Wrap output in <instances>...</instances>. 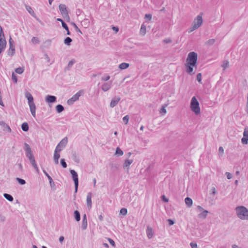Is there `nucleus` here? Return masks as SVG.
<instances>
[{
    "label": "nucleus",
    "mask_w": 248,
    "mask_h": 248,
    "mask_svg": "<svg viewBox=\"0 0 248 248\" xmlns=\"http://www.w3.org/2000/svg\"><path fill=\"white\" fill-rule=\"evenodd\" d=\"M197 57V54L195 52H191L188 54L185 66L186 72L190 75L195 73L193 68L196 65Z\"/></svg>",
    "instance_id": "nucleus-1"
},
{
    "label": "nucleus",
    "mask_w": 248,
    "mask_h": 248,
    "mask_svg": "<svg viewBox=\"0 0 248 248\" xmlns=\"http://www.w3.org/2000/svg\"><path fill=\"white\" fill-rule=\"evenodd\" d=\"M237 216L241 219H247L248 218V210L243 206H237L235 208Z\"/></svg>",
    "instance_id": "nucleus-2"
},
{
    "label": "nucleus",
    "mask_w": 248,
    "mask_h": 248,
    "mask_svg": "<svg viewBox=\"0 0 248 248\" xmlns=\"http://www.w3.org/2000/svg\"><path fill=\"white\" fill-rule=\"evenodd\" d=\"M190 108L191 110L194 112L196 115H198L201 113V109L199 106V103L195 96L192 97Z\"/></svg>",
    "instance_id": "nucleus-3"
},
{
    "label": "nucleus",
    "mask_w": 248,
    "mask_h": 248,
    "mask_svg": "<svg viewBox=\"0 0 248 248\" xmlns=\"http://www.w3.org/2000/svg\"><path fill=\"white\" fill-rule=\"evenodd\" d=\"M202 13H201L194 19L191 27L190 28L189 32L194 31L200 27L202 23Z\"/></svg>",
    "instance_id": "nucleus-4"
},
{
    "label": "nucleus",
    "mask_w": 248,
    "mask_h": 248,
    "mask_svg": "<svg viewBox=\"0 0 248 248\" xmlns=\"http://www.w3.org/2000/svg\"><path fill=\"white\" fill-rule=\"evenodd\" d=\"M70 172L72 175L73 180L74 182L75 188V193H76L78 191V175L77 172L74 170H70Z\"/></svg>",
    "instance_id": "nucleus-5"
},
{
    "label": "nucleus",
    "mask_w": 248,
    "mask_h": 248,
    "mask_svg": "<svg viewBox=\"0 0 248 248\" xmlns=\"http://www.w3.org/2000/svg\"><path fill=\"white\" fill-rule=\"evenodd\" d=\"M59 8L63 17L69 19L70 17L67 11L66 5L64 4H60L59 6Z\"/></svg>",
    "instance_id": "nucleus-6"
},
{
    "label": "nucleus",
    "mask_w": 248,
    "mask_h": 248,
    "mask_svg": "<svg viewBox=\"0 0 248 248\" xmlns=\"http://www.w3.org/2000/svg\"><path fill=\"white\" fill-rule=\"evenodd\" d=\"M83 92L82 91H79L78 92H77L75 94H74L71 98L69 99L67 101V103L68 105H72L74 104V103L78 100L79 99V97L81 96V93Z\"/></svg>",
    "instance_id": "nucleus-7"
},
{
    "label": "nucleus",
    "mask_w": 248,
    "mask_h": 248,
    "mask_svg": "<svg viewBox=\"0 0 248 248\" xmlns=\"http://www.w3.org/2000/svg\"><path fill=\"white\" fill-rule=\"evenodd\" d=\"M24 145V149L26 151V156L28 157L29 160H30L34 157L33 154H32L31 148L30 145L27 143H25Z\"/></svg>",
    "instance_id": "nucleus-8"
},
{
    "label": "nucleus",
    "mask_w": 248,
    "mask_h": 248,
    "mask_svg": "<svg viewBox=\"0 0 248 248\" xmlns=\"http://www.w3.org/2000/svg\"><path fill=\"white\" fill-rule=\"evenodd\" d=\"M24 145V149L26 151V156L28 157L29 160H30L34 157L33 154H32L31 148L30 145L27 143H25Z\"/></svg>",
    "instance_id": "nucleus-9"
},
{
    "label": "nucleus",
    "mask_w": 248,
    "mask_h": 248,
    "mask_svg": "<svg viewBox=\"0 0 248 248\" xmlns=\"http://www.w3.org/2000/svg\"><path fill=\"white\" fill-rule=\"evenodd\" d=\"M45 101L46 103L48 104L53 103L56 102L57 97L54 95H47L46 96Z\"/></svg>",
    "instance_id": "nucleus-10"
},
{
    "label": "nucleus",
    "mask_w": 248,
    "mask_h": 248,
    "mask_svg": "<svg viewBox=\"0 0 248 248\" xmlns=\"http://www.w3.org/2000/svg\"><path fill=\"white\" fill-rule=\"evenodd\" d=\"M120 99L121 98L120 96H115L111 100L110 103V107L111 108H114V107H115L117 105Z\"/></svg>",
    "instance_id": "nucleus-11"
},
{
    "label": "nucleus",
    "mask_w": 248,
    "mask_h": 248,
    "mask_svg": "<svg viewBox=\"0 0 248 248\" xmlns=\"http://www.w3.org/2000/svg\"><path fill=\"white\" fill-rule=\"evenodd\" d=\"M244 137L241 139L243 144H247L248 143V130L247 128H245L243 133Z\"/></svg>",
    "instance_id": "nucleus-12"
},
{
    "label": "nucleus",
    "mask_w": 248,
    "mask_h": 248,
    "mask_svg": "<svg viewBox=\"0 0 248 248\" xmlns=\"http://www.w3.org/2000/svg\"><path fill=\"white\" fill-rule=\"evenodd\" d=\"M133 160L132 159H126L124 163L123 167L124 169H126L127 171L129 169V166L132 163Z\"/></svg>",
    "instance_id": "nucleus-13"
},
{
    "label": "nucleus",
    "mask_w": 248,
    "mask_h": 248,
    "mask_svg": "<svg viewBox=\"0 0 248 248\" xmlns=\"http://www.w3.org/2000/svg\"><path fill=\"white\" fill-rule=\"evenodd\" d=\"M111 82L105 83L102 85L101 89L104 92H107L109 89H110V88L111 87Z\"/></svg>",
    "instance_id": "nucleus-14"
},
{
    "label": "nucleus",
    "mask_w": 248,
    "mask_h": 248,
    "mask_svg": "<svg viewBox=\"0 0 248 248\" xmlns=\"http://www.w3.org/2000/svg\"><path fill=\"white\" fill-rule=\"evenodd\" d=\"M25 96L28 99L29 105H30L31 104H34V103L33 102V96L30 93H29V92L26 93Z\"/></svg>",
    "instance_id": "nucleus-15"
},
{
    "label": "nucleus",
    "mask_w": 248,
    "mask_h": 248,
    "mask_svg": "<svg viewBox=\"0 0 248 248\" xmlns=\"http://www.w3.org/2000/svg\"><path fill=\"white\" fill-rule=\"evenodd\" d=\"M68 142V140L67 137L64 138L57 145L58 146L62 147V148H64Z\"/></svg>",
    "instance_id": "nucleus-16"
},
{
    "label": "nucleus",
    "mask_w": 248,
    "mask_h": 248,
    "mask_svg": "<svg viewBox=\"0 0 248 248\" xmlns=\"http://www.w3.org/2000/svg\"><path fill=\"white\" fill-rule=\"evenodd\" d=\"M87 205L89 208L92 207V193L89 192L87 195Z\"/></svg>",
    "instance_id": "nucleus-17"
},
{
    "label": "nucleus",
    "mask_w": 248,
    "mask_h": 248,
    "mask_svg": "<svg viewBox=\"0 0 248 248\" xmlns=\"http://www.w3.org/2000/svg\"><path fill=\"white\" fill-rule=\"evenodd\" d=\"M15 53V45H10V47L8 51V55L12 56Z\"/></svg>",
    "instance_id": "nucleus-18"
},
{
    "label": "nucleus",
    "mask_w": 248,
    "mask_h": 248,
    "mask_svg": "<svg viewBox=\"0 0 248 248\" xmlns=\"http://www.w3.org/2000/svg\"><path fill=\"white\" fill-rule=\"evenodd\" d=\"M30 111L31 112L33 116V117H35L36 116V113H35V110H36V107L35 105L34 104H31L29 105Z\"/></svg>",
    "instance_id": "nucleus-19"
},
{
    "label": "nucleus",
    "mask_w": 248,
    "mask_h": 248,
    "mask_svg": "<svg viewBox=\"0 0 248 248\" xmlns=\"http://www.w3.org/2000/svg\"><path fill=\"white\" fill-rule=\"evenodd\" d=\"M209 212L207 210H203L201 213L198 215V217L200 218L205 219L206 218Z\"/></svg>",
    "instance_id": "nucleus-20"
},
{
    "label": "nucleus",
    "mask_w": 248,
    "mask_h": 248,
    "mask_svg": "<svg viewBox=\"0 0 248 248\" xmlns=\"http://www.w3.org/2000/svg\"><path fill=\"white\" fill-rule=\"evenodd\" d=\"M81 24L83 27L87 28L89 27L90 22L88 19H84L81 22Z\"/></svg>",
    "instance_id": "nucleus-21"
},
{
    "label": "nucleus",
    "mask_w": 248,
    "mask_h": 248,
    "mask_svg": "<svg viewBox=\"0 0 248 248\" xmlns=\"http://www.w3.org/2000/svg\"><path fill=\"white\" fill-rule=\"evenodd\" d=\"M31 164L32 166L35 169L37 172H39V169L37 167V165L36 163L34 157L33 158H32L30 160Z\"/></svg>",
    "instance_id": "nucleus-22"
},
{
    "label": "nucleus",
    "mask_w": 248,
    "mask_h": 248,
    "mask_svg": "<svg viewBox=\"0 0 248 248\" xmlns=\"http://www.w3.org/2000/svg\"><path fill=\"white\" fill-rule=\"evenodd\" d=\"M74 216L75 219L77 221H79L80 220V215L79 212L78 210H76L74 212Z\"/></svg>",
    "instance_id": "nucleus-23"
},
{
    "label": "nucleus",
    "mask_w": 248,
    "mask_h": 248,
    "mask_svg": "<svg viewBox=\"0 0 248 248\" xmlns=\"http://www.w3.org/2000/svg\"><path fill=\"white\" fill-rule=\"evenodd\" d=\"M186 204L187 205L188 207H190L192 205L193 201L190 198L186 197L185 200Z\"/></svg>",
    "instance_id": "nucleus-24"
},
{
    "label": "nucleus",
    "mask_w": 248,
    "mask_h": 248,
    "mask_svg": "<svg viewBox=\"0 0 248 248\" xmlns=\"http://www.w3.org/2000/svg\"><path fill=\"white\" fill-rule=\"evenodd\" d=\"M129 66V64L126 62H123L119 65V68L122 70L125 69Z\"/></svg>",
    "instance_id": "nucleus-25"
},
{
    "label": "nucleus",
    "mask_w": 248,
    "mask_h": 248,
    "mask_svg": "<svg viewBox=\"0 0 248 248\" xmlns=\"http://www.w3.org/2000/svg\"><path fill=\"white\" fill-rule=\"evenodd\" d=\"M221 66L223 68V70H225V69L228 68L229 67V62L228 61H227V60L224 61Z\"/></svg>",
    "instance_id": "nucleus-26"
},
{
    "label": "nucleus",
    "mask_w": 248,
    "mask_h": 248,
    "mask_svg": "<svg viewBox=\"0 0 248 248\" xmlns=\"http://www.w3.org/2000/svg\"><path fill=\"white\" fill-rule=\"evenodd\" d=\"M64 109V107L61 104H59L56 106V110L58 113L62 112Z\"/></svg>",
    "instance_id": "nucleus-27"
},
{
    "label": "nucleus",
    "mask_w": 248,
    "mask_h": 248,
    "mask_svg": "<svg viewBox=\"0 0 248 248\" xmlns=\"http://www.w3.org/2000/svg\"><path fill=\"white\" fill-rule=\"evenodd\" d=\"M4 197L9 202H13L14 201V198L12 195L7 193L3 194Z\"/></svg>",
    "instance_id": "nucleus-28"
},
{
    "label": "nucleus",
    "mask_w": 248,
    "mask_h": 248,
    "mask_svg": "<svg viewBox=\"0 0 248 248\" xmlns=\"http://www.w3.org/2000/svg\"><path fill=\"white\" fill-rule=\"evenodd\" d=\"M21 128L23 131L27 132L29 130V125L27 123H23L21 125Z\"/></svg>",
    "instance_id": "nucleus-29"
},
{
    "label": "nucleus",
    "mask_w": 248,
    "mask_h": 248,
    "mask_svg": "<svg viewBox=\"0 0 248 248\" xmlns=\"http://www.w3.org/2000/svg\"><path fill=\"white\" fill-rule=\"evenodd\" d=\"M72 158L74 162L78 163H79V157L77 155V154L75 153L72 154Z\"/></svg>",
    "instance_id": "nucleus-30"
},
{
    "label": "nucleus",
    "mask_w": 248,
    "mask_h": 248,
    "mask_svg": "<svg viewBox=\"0 0 248 248\" xmlns=\"http://www.w3.org/2000/svg\"><path fill=\"white\" fill-rule=\"evenodd\" d=\"M215 42V39H210L205 42V45L208 46H211L214 44Z\"/></svg>",
    "instance_id": "nucleus-31"
},
{
    "label": "nucleus",
    "mask_w": 248,
    "mask_h": 248,
    "mask_svg": "<svg viewBox=\"0 0 248 248\" xmlns=\"http://www.w3.org/2000/svg\"><path fill=\"white\" fill-rule=\"evenodd\" d=\"M72 41V40L70 37H67L64 40V43L67 46H70Z\"/></svg>",
    "instance_id": "nucleus-32"
},
{
    "label": "nucleus",
    "mask_w": 248,
    "mask_h": 248,
    "mask_svg": "<svg viewBox=\"0 0 248 248\" xmlns=\"http://www.w3.org/2000/svg\"><path fill=\"white\" fill-rule=\"evenodd\" d=\"M6 46V41L5 39H0V47L5 48Z\"/></svg>",
    "instance_id": "nucleus-33"
},
{
    "label": "nucleus",
    "mask_w": 248,
    "mask_h": 248,
    "mask_svg": "<svg viewBox=\"0 0 248 248\" xmlns=\"http://www.w3.org/2000/svg\"><path fill=\"white\" fill-rule=\"evenodd\" d=\"M119 166L116 164H110V169L111 170L113 171H115L118 170Z\"/></svg>",
    "instance_id": "nucleus-34"
},
{
    "label": "nucleus",
    "mask_w": 248,
    "mask_h": 248,
    "mask_svg": "<svg viewBox=\"0 0 248 248\" xmlns=\"http://www.w3.org/2000/svg\"><path fill=\"white\" fill-rule=\"evenodd\" d=\"M115 154L118 156H121L124 154V152L119 147H117L116 149Z\"/></svg>",
    "instance_id": "nucleus-35"
},
{
    "label": "nucleus",
    "mask_w": 248,
    "mask_h": 248,
    "mask_svg": "<svg viewBox=\"0 0 248 248\" xmlns=\"http://www.w3.org/2000/svg\"><path fill=\"white\" fill-rule=\"evenodd\" d=\"M87 220H82L81 228L82 230H84L87 229Z\"/></svg>",
    "instance_id": "nucleus-36"
},
{
    "label": "nucleus",
    "mask_w": 248,
    "mask_h": 248,
    "mask_svg": "<svg viewBox=\"0 0 248 248\" xmlns=\"http://www.w3.org/2000/svg\"><path fill=\"white\" fill-rule=\"evenodd\" d=\"M75 62L74 60H72L70 61L68 63L67 67L65 68V69H67L68 70H69L70 68L73 66Z\"/></svg>",
    "instance_id": "nucleus-37"
},
{
    "label": "nucleus",
    "mask_w": 248,
    "mask_h": 248,
    "mask_svg": "<svg viewBox=\"0 0 248 248\" xmlns=\"http://www.w3.org/2000/svg\"><path fill=\"white\" fill-rule=\"evenodd\" d=\"M16 180L17 182H18L19 184H20L21 185H24L26 184L25 180L21 178H16Z\"/></svg>",
    "instance_id": "nucleus-38"
},
{
    "label": "nucleus",
    "mask_w": 248,
    "mask_h": 248,
    "mask_svg": "<svg viewBox=\"0 0 248 248\" xmlns=\"http://www.w3.org/2000/svg\"><path fill=\"white\" fill-rule=\"evenodd\" d=\"M127 213V210L126 208H122L120 211V214L123 215V216H125L126 215Z\"/></svg>",
    "instance_id": "nucleus-39"
},
{
    "label": "nucleus",
    "mask_w": 248,
    "mask_h": 248,
    "mask_svg": "<svg viewBox=\"0 0 248 248\" xmlns=\"http://www.w3.org/2000/svg\"><path fill=\"white\" fill-rule=\"evenodd\" d=\"M60 163L61 165L63 168H66L67 167V164L65 162V159L63 158H62L60 160Z\"/></svg>",
    "instance_id": "nucleus-40"
},
{
    "label": "nucleus",
    "mask_w": 248,
    "mask_h": 248,
    "mask_svg": "<svg viewBox=\"0 0 248 248\" xmlns=\"http://www.w3.org/2000/svg\"><path fill=\"white\" fill-rule=\"evenodd\" d=\"M15 71L16 73L18 74H21L24 72V69L22 68L18 67L16 69Z\"/></svg>",
    "instance_id": "nucleus-41"
},
{
    "label": "nucleus",
    "mask_w": 248,
    "mask_h": 248,
    "mask_svg": "<svg viewBox=\"0 0 248 248\" xmlns=\"http://www.w3.org/2000/svg\"><path fill=\"white\" fill-rule=\"evenodd\" d=\"M50 186L51 187H53L55 186V183L51 177H48V178Z\"/></svg>",
    "instance_id": "nucleus-42"
},
{
    "label": "nucleus",
    "mask_w": 248,
    "mask_h": 248,
    "mask_svg": "<svg viewBox=\"0 0 248 248\" xmlns=\"http://www.w3.org/2000/svg\"><path fill=\"white\" fill-rule=\"evenodd\" d=\"M27 10L29 12V13L32 16H34V13L33 11L32 10L31 7L28 6L26 7Z\"/></svg>",
    "instance_id": "nucleus-43"
},
{
    "label": "nucleus",
    "mask_w": 248,
    "mask_h": 248,
    "mask_svg": "<svg viewBox=\"0 0 248 248\" xmlns=\"http://www.w3.org/2000/svg\"><path fill=\"white\" fill-rule=\"evenodd\" d=\"M31 42L34 44H38L39 43V40L37 37H33L31 39Z\"/></svg>",
    "instance_id": "nucleus-44"
},
{
    "label": "nucleus",
    "mask_w": 248,
    "mask_h": 248,
    "mask_svg": "<svg viewBox=\"0 0 248 248\" xmlns=\"http://www.w3.org/2000/svg\"><path fill=\"white\" fill-rule=\"evenodd\" d=\"M0 39H5L4 34V32L3 31L2 29L1 26L0 27Z\"/></svg>",
    "instance_id": "nucleus-45"
},
{
    "label": "nucleus",
    "mask_w": 248,
    "mask_h": 248,
    "mask_svg": "<svg viewBox=\"0 0 248 248\" xmlns=\"http://www.w3.org/2000/svg\"><path fill=\"white\" fill-rule=\"evenodd\" d=\"M123 120L125 124H127L129 120V116L128 115H126L123 117Z\"/></svg>",
    "instance_id": "nucleus-46"
},
{
    "label": "nucleus",
    "mask_w": 248,
    "mask_h": 248,
    "mask_svg": "<svg viewBox=\"0 0 248 248\" xmlns=\"http://www.w3.org/2000/svg\"><path fill=\"white\" fill-rule=\"evenodd\" d=\"M166 106H167L166 105H165L162 107L160 111L161 113H164V114L166 113L167 111H166V109H165Z\"/></svg>",
    "instance_id": "nucleus-47"
},
{
    "label": "nucleus",
    "mask_w": 248,
    "mask_h": 248,
    "mask_svg": "<svg viewBox=\"0 0 248 248\" xmlns=\"http://www.w3.org/2000/svg\"><path fill=\"white\" fill-rule=\"evenodd\" d=\"M140 31L141 33L145 34L146 32V27L145 26L142 25L140 28Z\"/></svg>",
    "instance_id": "nucleus-48"
},
{
    "label": "nucleus",
    "mask_w": 248,
    "mask_h": 248,
    "mask_svg": "<svg viewBox=\"0 0 248 248\" xmlns=\"http://www.w3.org/2000/svg\"><path fill=\"white\" fill-rule=\"evenodd\" d=\"M12 79L14 81V82H17V78L16 76L14 74V73H13L12 74Z\"/></svg>",
    "instance_id": "nucleus-49"
},
{
    "label": "nucleus",
    "mask_w": 248,
    "mask_h": 248,
    "mask_svg": "<svg viewBox=\"0 0 248 248\" xmlns=\"http://www.w3.org/2000/svg\"><path fill=\"white\" fill-rule=\"evenodd\" d=\"M62 149L63 148H62V147H60L58 146V145H57L54 152L59 153L62 150Z\"/></svg>",
    "instance_id": "nucleus-50"
},
{
    "label": "nucleus",
    "mask_w": 248,
    "mask_h": 248,
    "mask_svg": "<svg viewBox=\"0 0 248 248\" xmlns=\"http://www.w3.org/2000/svg\"><path fill=\"white\" fill-rule=\"evenodd\" d=\"M197 80L198 82H200L202 80V74L201 73H198L197 75Z\"/></svg>",
    "instance_id": "nucleus-51"
},
{
    "label": "nucleus",
    "mask_w": 248,
    "mask_h": 248,
    "mask_svg": "<svg viewBox=\"0 0 248 248\" xmlns=\"http://www.w3.org/2000/svg\"><path fill=\"white\" fill-rule=\"evenodd\" d=\"M60 157V155L59 153L54 152V156H53L54 159H59Z\"/></svg>",
    "instance_id": "nucleus-52"
},
{
    "label": "nucleus",
    "mask_w": 248,
    "mask_h": 248,
    "mask_svg": "<svg viewBox=\"0 0 248 248\" xmlns=\"http://www.w3.org/2000/svg\"><path fill=\"white\" fill-rule=\"evenodd\" d=\"M108 241H109L110 244L111 246L115 247V242L112 239H111V238H108Z\"/></svg>",
    "instance_id": "nucleus-53"
},
{
    "label": "nucleus",
    "mask_w": 248,
    "mask_h": 248,
    "mask_svg": "<svg viewBox=\"0 0 248 248\" xmlns=\"http://www.w3.org/2000/svg\"><path fill=\"white\" fill-rule=\"evenodd\" d=\"M73 25L74 27H75L76 30L77 31L80 32L81 34H82V32L81 31L78 29L77 25L75 23H73Z\"/></svg>",
    "instance_id": "nucleus-54"
},
{
    "label": "nucleus",
    "mask_w": 248,
    "mask_h": 248,
    "mask_svg": "<svg viewBox=\"0 0 248 248\" xmlns=\"http://www.w3.org/2000/svg\"><path fill=\"white\" fill-rule=\"evenodd\" d=\"M190 246H191V248H198L197 244L196 243L191 242L190 243Z\"/></svg>",
    "instance_id": "nucleus-55"
},
{
    "label": "nucleus",
    "mask_w": 248,
    "mask_h": 248,
    "mask_svg": "<svg viewBox=\"0 0 248 248\" xmlns=\"http://www.w3.org/2000/svg\"><path fill=\"white\" fill-rule=\"evenodd\" d=\"M109 78H110V76H107L106 77H102L101 80L106 81L108 80L109 79Z\"/></svg>",
    "instance_id": "nucleus-56"
},
{
    "label": "nucleus",
    "mask_w": 248,
    "mask_h": 248,
    "mask_svg": "<svg viewBox=\"0 0 248 248\" xmlns=\"http://www.w3.org/2000/svg\"><path fill=\"white\" fill-rule=\"evenodd\" d=\"M218 152L219 154H221V155L224 153V149L222 147L220 146L219 147Z\"/></svg>",
    "instance_id": "nucleus-57"
},
{
    "label": "nucleus",
    "mask_w": 248,
    "mask_h": 248,
    "mask_svg": "<svg viewBox=\"0 0 248 248\" xmlns=\"http://www.w3.org/2000/svg\"><path fill=\"white\" fill-rule=\"evenodd\" d=\"M226 175L227 178L228 179H231L232 177V174L231 173L228 172H226Z\"/></svg>",
    "instance_id": "nucleus-58"
},
{
    "label": "nucleus",
    "mask_w": 248,
    "mask_h": 248,
    "mask_svg": "<svg viewBox=\"0 0 248 248\" xmlns=\"http://www.w3.org/2000/svg\"><path fill=\"white\" fill-rule=\"evenodd\" d=\"M62 27L65 30H67L68 28V26L67 25V24L64 22H62Z\"/></svg>",
    "instance_id": "nucleus-59"
},
{
    "label": "nucleus",
    "mask_w": 248,
    "mask_h": 248,
    "mask_svg": "<svg viewBox=\"0 0 248 248\" xmlns=\"http://www.w3.org/2000/svg\"><path fill=\"white\" fill-rule=\"evenodd\" d=\"M165 43L168 44L171 42V40L170 38H166L163 40Z\"/></svg>",
    "instance_id": "nucleus-60"
},
{
    "label": "nucleus",
    "mask_w": 248,
    "mask_h": 248,
    "mask_svg": "<svg viewBox=\"0 0 248 248\" xmlns=\"http://www.w3.org/2000/svg\"><path fill=\"white\" fill-rule=\"evenodd\" d=\"M162 197V200L164 202H168L169 200H168V199L167 198H166V197H165V195H163V196H162V197Z\"/></svg>",
    "instance_id": "nucleus-61"
},
{
    "label": "nucleus",
    "mask_w": 248,
    "mask_h": 248,
    "mask_svg": "<svg viewBox=\"0 0 248 248\" xmlns=\"http://www.w3.org/2000/svg\"><path fill=\"white\" fill-rule=\"evenodd\" d=\"M212 194L213 195H215L217 194V192L216 191V188L215 187H213L211 189Z\"/></svg>",
    "instance_id": "nucleus-62"
},
{
    "label": "nucleus",
    "mask_w": 248,
    "mask_h": 248,
    "mask_svg": "<svg viewBox=\"0 0 248 248\" xmlns=\"http://www.w3.org/2000/svg\"><path fill=\"white\" fill-rule=\"evenodd\" d=\"M168 222L170 225H172L174 224V221L171 219H168Z\"/></svg>",
    "instance_id": "nucleus-63"
},
{
    "label": "nucleus",
    "mask_w": 248,
    "mask_h": 248,
    "mask_svg": "<svg viewBox=\"0 0 248 248\" xmlns=\"http://www.w3.org/2000/svg\"><path fill=\"white\" fill-rule=\"evenodd\" d=\"M145 17L148 18L149 20H151L152 19V15L151 14H146Z\"/></svg>",
    "instance_id": "nucleus-64"
}]
</instances>
